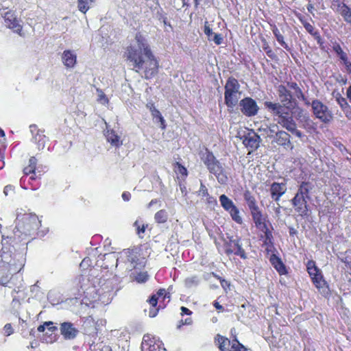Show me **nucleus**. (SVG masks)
Here are the masks:
<instances>
[{
    "label": "nucleus",
    "mask_w": 351,
    "mask_h": 351,
    "mask_svg": "<svg viewBox=\"0 0 351 351\" xmlns=\"http://www.w3.org/2000/svg\"><path fill=\"white\" fill-rule=\"evenodd\" d=\"M124 56L132 62L136 71H143L146 79H151L157 74L158 62L141 34H136L134 40L126 48Z\"/></svg>",
    "instance_id": "1"
},
{
    "label": "nucleus",
    "mask_w": 351,
    "mask_h": 351,
    "mask_svg": "<svg viewBox=\"0 0 351 351\" xmlns=\"http://www.w3.org/2000/svg\"><path fill=\"white\" fill-rule=\"evenodd\" d=\"M264 104L265 108L272 114L274 120L278 124L298 138L302 136V133L297 129L296 123L291 114L284 106L271 101H265Z\"/></svg>",
    "instance_id": "2"
},
{
    "label": "nucleus",
    "mask_w": 351,
    "mask_h": 351,
    "mask_svg": "<svg viewBox=\"0 0 351 351\" xmlns=\"http://www.w3.org/2000/svg\"><path fill=\"white\" fill-rule=\"evenodd\" d=\"M315 186L310 182H302L298 186L297 193L291 199L292 205L300 216L304 217L308 215L309 206L308 200L311 199V194Z\"/></svg>",
    "instance_id": "3"
},
{
    "label": "nucleus",
    "mask_w": 351,
    "mask_h": 351,
    "mask_svg": "<svg viewBox=\"0 0 351 351\" xmlns=\"http://www.w3.org/2000/svg\"><path fill=\"white\" fill-rule=\"evenodd\" d=\"M239 88L240 85L236 79L228 78L225 86L224 94L225 104L228 108H233L237 104L241 95Z\"/></svg>",
    "instance_id": "4"
},
{
    "label": "nucleus",
    "mask_w": 351,
    "mask_h": 351,
    "mask_svg": "<svg viewBox=\"0 0 351 351\" xmlns=\"http://www.w3.org/2000/svg\"><path fill=\"white\" fill-rule=\"evenodd\" d=\"M311 105L313 114L322 122L328 123L332 119V113L329 110L328 106L319 100H313Z\"/></svg>",
    "instance_id": "5"
},
{
    "label": "nucleus",
    "mask_w": 351,
    "mask_h": 351,
    "mask_svg": "<svg viewBox=\"0 0 351 351\" xmlns=\"http://www.w3.org/2000/svg\"><path fill=\"white\" fill-rule=\"evenodd\" d=\"M7 9L8 7L5 6H2V8L0 9L1 14L4 18L5 26L20 36H23L21 21L15 16L14 13L12 11H5Z\"/></svg>",
    "instance_id": "6"
},
{
    "label": "nucleus",
    "mask_w": 351,
    "mask_h": 351,
    "mask_svg": "<svg viewBox=\"0 0 351 351\" xmlns=\"http://www.w3.org/2000/svg\"><path fill=\"white\" fill-rule=\"evenodd\" d=\"M23 225L19 228L26 234L34 233L40 226V220L37 215L32 213L25 214L22 218Z\"/></svg>",
    "instance_id": "7"
},
{
    "label": "nucleus",
    "mask_w": 351,
    "mask_h": 351,
    "mask_svg": "<svg viewBox=\"0 0 351 351\" xmlns=\"http://www.w3.org/2000/svg\"><path fill=\"white\" fill-rule=\"evenodd\" d=\"M219 202L223 208L230 214L232 219L241 224L243 221L242 217L240 216L239 208L233 202L224 194L219 196Z\"/></svg>",
    "instance_id": "8"
},
{
    "label": "nucleus",
    "mask_w": 351,
    "mask_h": 351,
    "mask_svg": "<svg viewBox=\"0 0 351 351\" xmlns=\"http://www.w3.org/2000/svg\"><path fill=\"white\" fill-rule=\"evenodd\" d=\"M84 297L90 301L101 300V295L104 292V288L97 289L95 286H90L88 279L83 278V284L80 287Z\"/></svg>",
    "instance_id": "9"
},
{
    "label": "nucleus",
    "mask_w": 351,
    "mask_h": 351,
    "mask_svg": "<svg viewBox=\"0 0 351 351\" xmlns=\"http://www.w3.org/2000/svg\"><path fill=\"white\" fill-rule=\"evenodd\" d=\"M142 351H165L163 343L151 335H145L141 343Z\"/></svg>",
    "instance_id": "10"
},
{
    "label": "nucleus",
    "mask_w": 351,
    "mask_h": 351,
    "mask_svg": "<svg viewBox=\"0 0 351 351\" xmlns=\"http://www.w3.org/2000/svg\"><path fill=\"white\" fill-rule=\"evenodd\" d=\"M251 215L256 227L265 234L267 240H269L271 237V233L267 227L266 219L263 215L260 208L251 212Z\"/></svg>",
    "instance_id": "11"
},
{
    "label": "nucleus",
    "mask_w": 351,
    "mask_h": 351,
    "mask_svg": "<svg viewBox=\"0 0 351 351\" xmlns=\"http://www.w3.org/2000/svg\"><path fill=\"white\" fill-rule=\"evenodd\" d=\"M241 112L247 117L256 115L258 111V106L256 102L250 97H245L239 103Z\"/></svg>",
    "instance_id": "12"
},
{
    "label": "nucleus",
    "mask_w": 351,
    "mask_h": 351,
    "mask_svg": "<svg viewBox=\"0 0 351 351\" xmlns=\"http://www.w3.org/2000/svg\"><path fill=\"white\" fill-rule=\"evenodd\" d=\"M134 259V255L130 251L124 250L117 258V267L124 264L125 269L131 271L135 268Z\"/></svg>",
    "instance_id": "13"
},
{
    "label": "nucleus",
    "mask_w": 351,
    "mask_h": 351,
    "mask_svg": "<svg viewBox=\"0 0 351 351\" xmlns=\"http://www.w3.org/2000/svg\"><path fill=\"white\" fill-rule=\"evenodd\" d=\"M332 50L339 59L341 64L344 66L345 71L351 74V62L348 58V53L345 52L339 44L335 43L332 45Z\"/></svg>",
    "instance_id": "14"
},
{
    "label": "nucleus",
    "mask_w": 351,
    "mask_h": 351,
    "mask_svg": "<svg viewBox=\"0 0 351 351\" xmlns=\"http://www.w3.org/2000/svg\"><path fill=\"white\" fill-rule=\"evenodd\" d=\"M207 169L210 173L215 176L220 184H225L228 181L227 175L219 160H217Z\"/></svg>",
    "instance_id": "15"
},
{
    "label": "nucleus",
    "mask_w": 351,
    "mask_h": 351,
    "mask_svg": "<svg viewBox=\"0 0 351 351\" xmlns=\"http://www.w3.org/2000/svg\"><path fill=\"white\" fill-rule=\"evenodd\" d=\"M278 97L282 104L289 112L288 105L291 103L293 94L285 86L280 85L278 88Z\"/></svg>",
    "instance_id": "16"
},
{
    "label": "nucleus",
    "mask_w": 351,
    "mask_h": 351,
    "mask_svg": "<svg viewBox=\"0 0 351 351\" xmlns=\"http://www.w3.org/2000/svg\"><path fill=\"white\" fill-rule=\"evenodd\" d=\"M274 141L278 145L283 147L285 149H293V145L290 141V135L283 130L276 132Z\"/></svg>",
    "instance_id": "17"
},
{
    "label": "nucleus",
    "mask_w": 351,
    "mask_h": 351,
    "mask_svg": "<svg viewBox=\"0 0 351 351\" xmlns=\"http://www.w3.org/2000/svg\"><path fill=\"white\" fill-rule=\"evenodd\" d=\"M287 183L286 182H274L271 184L270 187V193L271 198L278 202L280 197L287 191Z\"/></svg>",
    "instance_id": "18"
},
{
    "label": "nucleus",
    "mask_w": 351,
    "mask_h": 351,
    "mask_svg": "<svg viewBox=\"0 0 351 351\" xmlns=\"http://www.w3.org/2000/svg\"><path fill=\"white\" fill-rule=\"evenodd\" d=\"M62 62L67 69L74 68L77 63V55L73 50H64L61 56Z\"/></svg>",
    "instance_id": "19"
},
{
    "label": "nucleus",
    "mask_w": 351,
    "mask_h": 351,
    "mask_svg": "<svg viewBox=\"0 0 351 351\" xmlns=\"http://www.w3.org/2000/svg\"><path fill=\"white\" fill-rule=\"evenodd\" d=\"M260 143V136L254 132H249L243 136V143L252 150L256 149L259 147Z\"/></svg>",
    "instance_id": "20"
},
{
    "label": "nucleus",
    "mask_w": 351,
    "mask_h": 351,
    "mask_svg": "<svg viewBox=\"0 0 351 351\" xmlns=\"http://www.w3.org/2000/svg\"><path fill=\"white\" fill-rule=\"evenodd\" d=\"M60 330L65 339H73L78 333L77 329L74 327L73 324L66 322L61 324Z\"/></svg>",
    "instance_id": "21"
},
{
    "label": "nucleus",
    "mask_w": 351,
    "mask_h": 351,
    "mask_svg": "<svg viewBox=\"0 0 351 351\" xmlns=\"http://www.w3.org/2000/svg\"><path fill=\"white\" fill-rule=\"evenodd\" d=\"M312 281L318 291L323 294L328 293V287L326 284V282L323 278L322 273L318 274V275L313 276L311 278Z\"/></svg>",
    "instance_id": "22"
},
{
    "label": "nucleus",
    "mask_w": 351,
    "mask_h": 351,
    "mask_svg": "<svg viewBox=\"0 0 351 351\" xmlns=\"http://www.w3.org/2000/svg\"><path fill=\"white\" fill-rule=\"evenodd\" d=\"M105 136L107 141L114 147H119L123 144L121 136H119L113 130L107 129Z\"/></svg>",
    "instance_id": "23"
},
{
    "label": "nucleus",
    "mask_w": 351,
    "mask_h": 351,
    "mask_svg": "<svg viewBox=\"0 0 351 351\" xmlns=\"http://www.w3.org/2000/svg\"><path fill=\"white\" fill-rule=\"evenodd\" d=\"M244 199L247 202L249 209L251 212L259 209L257 205L255 197L251 194L249 191H246L243 194Z\"/></svg>",
    "instance_id": "24"
},
{
    "label": "nucleus",
    "mask_w": 351,
    "mask_h": 351,
    "mask_svg": "<svg viewBox=\"0 0 351 351\" xmlns=\"http://www.w3.org/2000/svg\"><path fill=\"white\" fill-rule=\"evenodd\" d=\"M162 298L164 301L166 298L169 299L170 295L166 293L165 289H160L156 294L153 295L149 300V304L152 306L155 307L158 303V300Z\"/></svg>",
    "instance_id": "25"
},
{
    "label": "nucleus",
    "mask_w": 351,
    "mask_h": 351,
    "mask_svg": "<svg viewBox=\"0 0 351 351\" xmlns=\"http://www.w3.org/2000/svg\"><path fill=\"white\" fill-rule=\"evenodd\" d=\"M29 128L30 131L32 134H34L35 132H37L36 135L34 136L35 141L38 143V149H43L45 147V144L46 142V138L45 135L39 134L36 125H30Z\"/></svg>",
    "instance_id": "26"
},
{
    "label": "nucleus",
    "mask_w": 351,
    "mask_h": 351,
    "mask_svg": "<svg viewBox=\"0 0 351 351\" xmlns=\"http://www.w3.org/2000/svg\"><path fill=\"white\" fill-rule=\"evenodd\" d=\"M270 262L280 275L285 274L286 273V269L284 264L281 260L276 255H272L271 256Z\"/></svg>",
    "instance_id": "27"
},
{
    "label": "nucleus",
    "mask_w": 351,
    "mask_h": 351,
    "mask_svg": "<svg viewBox=\"0 0 351 351\" xmlns=\"http://www.w3.org/2000/svg\"><path fill=\"white\" fill-rule=\"evenodd\" d=\"M215 342L221 351H227L230 344V341L228 338L220 335L216 336Z\"/></svg>",
    "instance_id": "28"
},
{
    "label": "nucleus",
    "mask_w": 351,
    "mask_h": 351,
    "mask_svg": "<svg viewBox=\"0 0 351 351\" xmlns=\"http://www.w3.org/2000/svg\"><path fill=\"white\" fill-rule=\"evenodd\" d=\"M201 159L207 167L217 160L213 154L207 149L202 154Z\"/></svg>",
    "instance_id": "29"
},
{
    "label": "nucleus",
    "mask_w": 351,
    "mask_h": 351,
    "mask_svg": "<svg viewBox=\"0 0 351 351\" xmlns=\"http://www.w3.org/2000/svg\"><path fill=\"white\" fill-rule=\"evenodd\" d=\"M299 123L302 126L308 131H310L315 128V123L310 118L309 115L307 114L305 117H302L299 121Z\"/></svg>",
    "instance_id": "30"
},
{
    "label": "nucleus",
    "mask_w": 351,
    "mask_h": 351,
    "mask_svg": "<svg viewBox=\"0 0 351 351\" xmlns=\"http://www.w3.org/2000/svg\"><path fill=\"white\" fill-rule=\"evenodd\" d=\"M306 269L311 278H313V276L318 275V274L322 273L321 270L316 266L315 262L313 261H308L307 262Z\"/></svg>",
    "instance_id": "31"
},
{
    "label": "nucleus",
    "mask_w": 351,
    "mask_h": 351,
    "mask_svg": "<svg viewBox=\"0 0 351 351\" xmlns=\"http://www.w3.org/2000/svg\"><path fill=\"white\" fill-rule=\"evenodd\" d=\"M286 87L290 90H293V92L292 93L293 94V95H295L298 98H302L303 100H305L304 96L303 95V93H302L301 89L300 88V87L298 86V84L296 83H295V82L287 83Z\"/></svg>",
    "instance_id": "32"
},
{
    "label": "nucleus",
    "mask_w": 351,
    "mask_h": 351,
    "mask_svg": "<svg viewBox=\"0 0 351 351\" xmlns=\"http://www.w3.org/2000/svg\"><path fill=\"white\" fill-rule=\"evenodd\" d=\"M95 0H77L78 9L83 13H86Z\"/></svg>",
    "instance_id": "33"
},
{
    "label": "nucleus",
    "mask_w": 351,
    "mask_h": 351,
    "mask_svg": "<svg viewBox=\"0 0 351 351\" xmlns=\"http://www.w3.org/2000/svg\"><path fill=\"white\" fill-rule=\"evenodd\" d=\"M272 32L277 41L280 44V45L285 49H289V48L288 45L285 43L283 36L280 34L279 29L277 28L276 26H274L272 27Z\"/></svg>",
    "instance_id": "34"
},
{
    "label": "nucleus",
    "mask_w": 351,
    "mask_h": 351,
    "mask_svg": "<svg viewBox=\"0 0 351 351\" xmlns=\"http://www.w3.org/2000/svg\"><path fill=\"white\" fill-rule=\"evenodd\" d=\"M168 214L165 210H160L154 215V219L157 223H162L167 221Z\"/></svg>",
    "instance_id": "35"
},
{
    "label": "nucleus",
    "mask_w": 351,
    "mask_h": 351,
    "mask_svg": "<svg viewBox=\"0 0 351 351\" xmlns=\"http://www.w3.org/2000/svg\"><path fill=\"white\" fill-rule=\"evenodd\" d=\"M152 116L153 117L154 119H156V122H159L160 123L161 129H165V120L164 119L163 117L162 116L161 113L158 110H154V112L152 113Z\"/></svg>",
    "instance_id": "36"
},
{
    "label": "nucleus",
    "mask_w": 351,
    "mask_h": 351,
    "mask_svg": "<svg viewBox=\"0 0 351 351\" xmlns=\"http://www.w3.org/2000/svg\"><path fill=\"white\" fill-rule=\"evenodd\" d=\"M339 14L346 23L351 25V9L348 5H346Z\"/></svg>",
    "instance_id": "37"
},
{
    "label": "nucleus",
    "mask_w": 351,
    "mask_h": 351,
    "mask_svg": "<svg viewBox=\"0 0 351 351\" xmlns=\"http://www.w3.org/2000/svg\"><path fill=\"white\" fill-rule=\"evenodd\" d=\"M199 278L196 276L189 277L185 280V285L187 287L196 286L199 284Z\"/></svg>",
    "instance_id": "38"
},
{
    "label": "nucleus",
    "mask_w": 351,
    "mask_h": 351,
    "mask_svg": "<svg viewBox=\"0 0 351 351\" xmlns=\"http://www.w3.org/2000/svg\"><path fill=\"white\" fill-rule=\"evenodd\" d=\"M97 101L103 105L108 104L109 102V100H108V97H106V95H105V93L100 89H97Z\"/></svg>",
    "instance_id": "39"
},
{
    "label": "nucleus",
    "mask_w": 351,
    "mask_h": 351,
    "mask_svg": "<svg viewBox=\"0 0 351 351\" xmlns=\"http://www.w3.org/2000/svg\"><path fill=\"white\" fill-rule=\"evenodd\" d=\"M346 5L343 2L339 1H333L331 8L333 10L339 14V12L345 8Z\"/></svg>",
    "instance_id": "40"
},
{
    "label": "nucleus",
    "mask_w": 351,
    "mask_h": 351,
    "mask_svg": "<svg viewBox=\"0 0 351 351\" xmlns=\"http://www.w3.org/2000/svg\"><path fill=\"white\" fill-rule=\"evenodd\" d=\"M148 279L147 272H140L134 276V280L138 283H143Z\"/></svg>",
    "instance_id": "41"
},
{
    "label": "nucleus",
    "mask_w": 351,
    "mask_h": 351,
    "mask_svg": "<svg viewBox=\"0 0 351 351\" xmlns=\"http://www.w3.org/2000/svg\"><path fill=\"white\" fill-rule=\"evenodd\" d=\"M337 101L343 111H346V109L349 108L350 105L348 104L347 100L344 97H339L337 98Z\"/></svg>",
    "instance_id": "42"
},
{
    "label": "nucleus",
    "mask_w": 351,
    "mask_h": 351,
    "mask_svg": "<svg viewBox=\"0 0 351 351\" xmlns=\"http://www.w3.org/2000/svg\"><path fill=\"white\" fill-rule=\"evenodd\" d=\"M230 351H247L245 348L237 340L232 343Z\"/></svg>",
    "instance_id": "43"
},
{
    "label": "nucleus",
    "mask_w": 351,
    "mask_h": 351,
    "mask_svg": "<svg viewBox=\"0 0 351 351\" xmlns=\"http://www.w3.org/2000/svg\"><path fill=\"white\" fill-rule=\"evenodd\" d=\"M175 171L176 173L180 174L181 176H186L187 175V170L186 169L179 164L178 162L176 163V165L175 167Z\"/></svg>",
    "instance_id": "44"
},
{
    "label": "nucleus",
    "mask_w": 351,
    "mask_h": 351,
    "mask_svg": "<svg viewBox=\"0 0 351 351\" xmlns=\"http://www.w3.org/2000/svg\"><path fill=\"white\" fill-rule=\"evenodd\" d=\"M134 226L136 228V232L138 235H140L141 233H144L145 227L144 224H143L138 220H136L134 222Z\"/></svg>",
    "instance_id": "45"
},
{
    "label": "nucleus",
    "mask_w": 351,
    "mask_h": 351,
    "mask_svg": "<svg viewBox=\"0 0 351 351\" xmlns=\"http://www.w3.org/2000/svg\"><path fill=\"white\" fill-rule=\"evenodd\" d=\"M210 40L214 41V43L217 45H220L222 41V36L219 34H214L213 36L208 38Z\"/></svg>",
    "instance_id": "46"
},
{
    "label": "nucleus",
    "mask_w": 351,
    "mask_h": 351,
    "mask_svg": "<svg viewBox=\"0 0 351 351\" xmlns=\"http://www.w3.org/2000/svg\"><path fill=\"white\" fill-rule=\"evenodd\" d=\"M204 33L208 36V38L213 36L214 33L212 31V29L209 27L208 23L207 21L205 22L204 24Z\"/></svg>",
    "instance_id": "47"
},
{
    "label": "nucleus",
    "mask_w": 351,
    "mask_h": 351,
    "mask_svg": "<svg viewBox=\"0 0 351 351\" xmlns=\"http://www.w3.org/2000/svg\"><path fill=\"white\" fill-rule=\"evenodd\" d=\"M3 330L6 336H10L14 332V330L10 324H6L3 328Z\"/></svg>",
    "instance_id": "48"
},
{
    "label": "nucleus",
    "mask_w": 351,
    "mask_h": 351,
    "mask_svg": "<svg viewBox=\"0 0 351 351\" xmlns=\"http://www.w3.org/2000/svg\"><path fill=\"white\" fill-rule=\"evenodd\" d=\"M235 254L239 256L241 258L243 259H245L247 258L246 254L241 246L237 248V252H235Z\"/></svg>",
    "instance_id": "49"
},
{
    "label": "nucleus",
    "mask_w": 351,
    "mask_h": 351,
    "mask_svg": "<svg viewBox=\"0 0 351 351\" xmlns=\"http://www.w3.org/2000/svg\"><path fill=\"white\" fill-rule=\"evenodd\" d=\"M199 194L202 196H208V190H207L206 186L202 184V182H201L200 188L199 190Z\"/></svg>",
    "instance_id": "50"
},
{
    "label": "nucleus",
    "mask_w": 351,
    "mask_h": 351,
    "mask_svg": "<svg viewBox=\"0 0 351 351\" xmlns=\"http://www.w3.org/2000/svg\"><path fill=\"white\" fill-rule=\"evenodd\" d=\"M258 131L261 132V135H266L267 136H270V134H268L269 127L265 125V126H261L258 128Z\"/></svg>",
    "instance_id": "51"
},
{
    "label": "nucleus",
    "mask_w": 351,
    "mask_h": 351,
    "mask_svg": "<svg viewBox=\"0 0 351 351\" xmlns=\"http://www.w3.org/2000/svg\"><path fill=\"white\" fill-rule=\"evenodd\" d=\"M14 187L12 185H7L5 186L3 190V193L5 195H8L9 194H11L14 192Z\"/></svg>",
    "instance_id": "52"
},
{
    "label": "nucleus",
    "mask_w": 351,
    "mask_h": 351,
    "mask_svg": "<svg viewBox=\"0 0 351 351\" xmlns=\"http://www.w3.org/2000/svg\"><path fill=\"white\" fill-rule=\"evenodd\" d=\"M339 149L342 154L345 156L348 160H350V158L349 156H351V154L348 152L347 149L343 145H340Z\"/></svg>",
    "instance_id": "53"
},
{
    "label": "nucleus",
    "mask_w": 351,
    "mask_h": 351,
    "mask_svg": "<svg viewBox=\"0 0 351 351\" xmlns=\"http://www.w3.org/2000/svg\"><path fill=\"white\" fill-rule=\"evenodd\" d=\"M53 324V323L52 322H50V321L49 322H45L44 323L45 327H48L49 330L51 331V332H53V331H55V330H56L58 329L56 326H52Z\"/></svg>",
    "instance_id": "54"
},
{
    "label": "nucleus",
    "mask_w": 351,
    "mask_h": 351,
    "mask_svg": "<svg viewBox=\"0 0 351 351\" xmlns=\"http://www.w3.org/2000/svg\"><path fill=\"white\" fill-rule=\"evenodd\" d=\"M230 243L231 246L234 247L236 248H238L241 246L240 239H230Z\"/></svg>",
    "instance_id": "55"
},
{
    "label": "nucleus",
    "mask_w": 351,
    "mask_h": 351,
    "mask_svg": "<svg viewBox=\"0 0 351 351\" xmlns=\"http://www.w3.org/2000/svg\"><path fill=\"white\" fill-rule=\"evenodd\" d=\"M192 323L191 318L189 317L185 319L184 320H181L180 324L178 326V328H180L182 325H190Z\"/></svg>",
    "instance_id": "56"
},
{
    "label": "nucleus",
    "mask_w": 351,
    "mask_h": 351,
    "mask_svg": "<svg viewBox=\"0 0 351 351\" xmlns=\"http://www.w3.org/2000/svg\"><path fill=\"white\" fill-rule=\"evenodd\" d=\"M37 160L35 157H31L29 160V167H33V169H36Z\"/></svg>",
    "instance_id": "57"
},
{
    "label": "nucleus",
    "mask_w": 351,
    "mask_h": 351,
    "mask_svg": "<svg viewBox=\"0 0 351 351\" xmlns=\"http://www.w3.org/2000/svg\"><path fill=\"white\" fill-rule=\"evenodd\" d=\"M35 171V169H33V167H30L29 166L26 167L23 169V172L25 175H29L31 173H34Z\"/></svg>",
    "instance_id": "58"
},
{
    "label": "nucleus",
    "mask_w": 351,
    "mask_h": 351,
    "mask_svg": "<svg viewBox=\"0 0 351 351\" xmlns=\"http://www.w3.org/2000/svg\"><path fill=\"white\" fill-rule=\"evenodd\" d=\"M307 114H308V113L304 112L303 110H300L298 111V112L297 113L296 118H297L298 121H299L302 119V117H305Z\"/></svg>",
    "instance_id": "59"
},
{
    "label": "nucleus",
    "mask_w": 351,
    "mask_h": 351,
    "mask_svg": "<svg viewBox=\"0 0 351 351\" xmlns=\"http://www.w3.org/2000/svg\"><path fill=\"white\" fill-rule=\"evenodd\" d=\"M146 107L147 109L149 110L151 114L154 112V110H158L152 102L147 103Z\"/></svg>",
    "instance_id": "60"
},
{
    "label": "nucleus",
    "mask_w": 351,
    "mask_h": 351,
    "mask_svg": "<svg viewBox=\"0 0 351 351\" xmlns=\"http://www.w3.org/2000/svg\"><path fill=\"white\" fill-rule=\"evenodd\" d=\"M130 197L131 195L129 192L125 191L122 193V198L124 201L128 202L130 199Z\"/></svg>",
    "instance_id": "61"
},
{
    "label": "nucleus",
    "mask_w": 351,
    "mask_h": 351,
    "mask_svg": "<svg viewBox=\"0 0 351 351\" xmlns=\"http://www.w3.org/2000/svg\"><path fill=\"white\" fill-rule=\"evenodd\" d=\"M90 262V260L88 258H85L82 260V263H80V267H84L85 266L89 265Z\"/></svg>",
    "instance_id": "62"
},
{
    "label": "nucleus",
    "mask_w": 351,
    "mask_h": 351,
    "mask_svg": "<svg viewBox=\"0 0 351 351\" xmlns=\"http://www.w3.org/2000/svg\"><path fill=\"white\" fill-rule=\"evenodd\" d=\"M343 112L346 114V117L347 118H348L349 119H351V108H350V106H349V108L346 109V111H343Z\"/></svg>",
    "instance_id": "63"
},
{
    "label": "nucleus",
    "mask_w": 351,
    "mask_h": 351,
    "mask_svg": "<svg viewBox=\"0 0 351 351\" xmlns=\"http://www.w3.org/2000/svg\"><path fill=\"white\" fill-rule=\"evenodd\" d=\"M346 96L351 103V85L347 88Z\"/></svg>",
    "instance_id": "64"
}]
</instances>
